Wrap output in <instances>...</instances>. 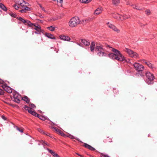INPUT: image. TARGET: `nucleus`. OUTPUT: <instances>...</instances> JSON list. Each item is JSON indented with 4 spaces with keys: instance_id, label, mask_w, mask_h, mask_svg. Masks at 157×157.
I'll return each mask as SVG.
<instances>
[{
    "instance_id": "nucleus-1",
    "label": "nucleus",
    "mask_w": 157,
    "mask_h": 157,
    "mask_svg": "<svg viewBox=\"0 0 157 157\" xmlns=\"http://www.w3.org/2000/svg\"><path fill=\"white\" fill-rule=\"evenodd\" d=\"M102 45H96L95 51L97 53V55L100 57L106 56L107 54L106 52L105 49L103 47ZM106 47L111 48V51L113 52L109 53L108 54L109 57L113 60H117L120 62H123L125 61V57L122 54L120 51L107 45Z\"/></svg>"
},
{
    "instance_id": "nucleus-2",
    "label": "nucleus",
    "mask_w": 157,
    "mask_h": 157,
    "mask_svg": "<svg viewBox=\"0 0 157 157\" xmlns=\"http://www.w3.org/2000/svg\"><path fill=\"white\" fill-rule=\"evenodd\" d=\"M17 4L14 6V8L17 10L20 8H22L21 10H20L19 11L22 13H26L28 11H30L31 10L30 8L29 7L30 6L29 4L27 2H26L25 0H17Z\"/></svg>"
},
{
    "instance_id": "nucleus-3",
    "label": "nucleus",
    "mask_w": 157,
    "mask_h": 157,
    "mask_svg": "<svg viewBox=\"0 0 157 157\" xmlns=\"http://www.w3.org/2000/svg\"><path fill=\"white\" fill-rule=\"evenodd\" d=\"M145 74L146 77V82L148 85L153 84L155 78L154 75L149 71H146Z\"/></svg>"
},
{
    "instance_id": "nucleus-4",
    "label": "nucleus",
    "mask_w": 157,
    "mask_h": 157,
    "mask_svg": "<svg viewBox=\"0 0 157 157\" xmlns=\"http://www.w3.org/2000/svg\"><path fill=\"white\" fill-rule=\"evenodd\" d=\"M81 22L79 18L77 17H73L71 18L68 22L69 26L71 28L77 26Z\"/></svg>"
},
{
    "instance_id": "nucleus-5",
    "label": "nucleus",
    "mask_w": 157,
    "mask_h": 157,
    "mask_svg": "<svg viewBox=\"0 0 157 157\" xmlns=\"http://www.w3.org/2000/svg\"><path fill=\"white\" fill-rule=\"evenodd\" d=\"M124 51L131 58L138 59L140 57L138 53L130 49L126 48L124 50Z\"/></svg>"
},
{
    "instance_id": "nucleus-6",
    "label": "nucleus",
    "mask_w": 157,
    "mask_h": 157,
    "mask_svg": "<svg viewBox=\"0 0 157 157\" xmlns=\"http://www.w3.org/2000/svg\"><path fill=\"white\" fill-rule=\"evenodd\" d=\"M30 24H29V26L31 27L32 29H34L36 31L35 33L37 34H40L41 32V26L38 24L35 23H32L31 22H29Z\"/></svg>"
},
{
    "instance_id": "nucleus-7",
    "label": "nucleus",
    "mask_w": 157,
    "mask_h": 157,
    "mask_svg": "<svg viewBox=\"0 0 157 157\" xmlns=\"http://www.w3.org/2000/svg\"><path fill=\"white\" fill-rule=\"evenodd\" d=\"M133 66L134 69L138 72L143 71L144 69V66L139 63H134Z\"/></svg>"
},
{
    "instance_id": "nucleus-8",
    "label": "nucleus",
    "mask_w": 157,
    "mask_h": 157,
    "mask_svg": "<svg viewBox=\"0 0 157 157\" xmlns=\"http://www.w3.org/2000/svg\"><path fill=\"white\" fill-rule=\"evenodd\" d=\"M140 61L146 65L152 71H154L156 70V66L154 64L151 63L149 61L144 59L141 60Z\"/></svg>"
},
{
    "instance_id": "nucleus-9",
    "label": "nucleus",
    "mask_w": 157,
    "mask_h": 157,
    "mask_svg": "<svg viewBox=\"0 0 157 157\" xmlns=\"http://www.w3.org/2000/svg\"><path fill=\"white\" fill-rule=\"evenodd\" d=\"M13 101L19 103L21 99V97L18 93L14 92L13 93Z\"/></svg>"
},
{
    "instance_id": "nucleus-10",
    "label": "nucleus",
    "mask_w": 157,
    "mask_h": 157,
    "mask_svg": "<svg viewBox=\"0 0 157 157\" xmlns=\"http://www.w3.org/2000/svg\"><path fill=\"white\" fill-rule=\"evenodd\" d=\"M107 25L109 28L112 29L114 32H116L117 33H119L120 32V30L117 28V27L114 25L109 23V22L107 23Z\"/></svg>"
},
{
    "instance_id": "nucleus-11",
    "label": "nucleus",
    "mask_w": 157,
    "mask_h": 157,
    "mask_svg": "<svg viewBox=\"0 0 157 157\" xmlns=\"http://www.w3.org/2000/svg\"><path fill=\"white\" fill-rule=\"evenodd\" d=\"M59 37L61 40L65 41H70L71 40L70 37L67 35H61L59 36Z\"/></svg>"
},
{
    "instance_id": "nucleus-12",
    "label": "nucleus",
    "mask_w": 157,
    "mask_h": 157,
    "mask_svg": "<svg viewBox=\"0 0 157 157\" xmlns=\"http://www.w3.org/2000/svg\"><path fill=\"white\" fill-rule=\"evenodd\" d=\"M79 42L81 44L85 45L86 46H89L90 44V42L88 41L85 39H80L79 40Z\"/></svg>"
},
{
    "instance_id": "nucleus-13",
    "label": "nucleus",
    "mask_w": 157,
    "mask_h": 157,
    "mask_svg": "<svg viewBox=\"0 0 157 157\" xmlns=\"http://www.w3.org/2000/svg\"><path fill=\"white\" fill-rule=\"evenodd\" d=\"M17 19L20 21H21L23 23L25 24V25H29V24H30L29 22H31L30 21L28 20H26L23 18L22 17H17Z\"/></svg>"
},
{
    "instance_id": "nucleus-14",
    "label": "nucleus",
    "mask_w": 157,
    "mask_h": 157,
    "mask_svg": "<svg viewBox=\"0 0 157 157\" xmlns=\"http://www.w3.org/2000/svg\"><path fill=\"white\" fill-rule=\"evenodd\" d=\"M120 21H123L130 18V16L129 15H120Z\"/></svg>"
},
{
    "instance_id": "nucleus-15",
    "label": "nucleus",
    "mask_w": 157,
    "mask_h": 157,
    "mask_svg": "<svg viewBox=\"0 0 157 157\" xmlns=\"http://www.w3.org/2000/svg\"><path fill=\"white\" fill-rule=\"evenodd\" d=\"M4 90L8 93H11L12 91V89L10 86H8L7 85L4 86V87L3 88Z\"/></svg>"
},
{
    "instance_id": "nucleus-16",
    "label": "nucleus",
    "mask_w": 157,
    "mask_h": 157,
    "mask_svg": "<svg viewBox=\"0 0 157 157\" xmlns=\"http://www.w3.org/2000/svg\"><path fill=\"white\" fill-rule=\"evenodd\" d=\"M83 146L85 147L88 148L91 151H94L95 150V149L94 148L87 144L84 143Z\"/></svg>"
},
{
    "instance_id": "nucleus-17",
    "label": "nucleus",
    "mask_w": 157,
    "mask_h": 157,
    "mask_svg": "<svg viewBox=\"0 0 157 157\" xmlns=\"http://www.w3.org/2000/svg\"><path fill=\"white\" fill-rule=\"evenodd\" d=\"M102 9L101 7L97 8L94 12V14L96 15H98L101 13L102 12Z\"/></svg>"
},
{
    "instance_id": "nucleus-18",
    "label": "nucleus",
    "mask_w": 157,
    "mask_h": 157,
    "mask_svg": "<svg viewBox=\"0 0 157 157\" xmlns=\"http://www.w3.org/2000/svg\"><path fill=\"white\" fill-rule=\"evenodd\" d=\"M112 16L115 19L120 21V14L117 13H113L112 14Z\"/></svg>"
},
{
    "instance_id": "nucleus-19",
    "label": "nucleus",
    "mask_w": 157,
    "mask_h": 157,
    "mask_svg": "<svg viewBox=\"0 0 157 157\" xmlns=\"http://www.w3.org/2000/svg\"><path fill=\"white\" fill-rule=\"evenodd\" d=\"M45 35L49 38L54 40L56 39V38L54 35L50 33H45Z\"/></svg>"
},
{
    "instance_id": "nucleus-20",
    "label": "nucleus",
    "mask_w": 157,
    "mask_h": 157,
    "mask_svg": "<svg viewBox=\"0 0 157 157\" xmlns=\"http://www.w3.org/2000/svg\"><path fill=\"white\" fill-rule=\"evenodd\" d=\"M47 150L53 156L55 157H60V156L57 153H56L55 152L51 150L48 148L47 149Z\"/></svg>"
},
{
    "instance_id": "nucleus-21",
    "label": "nucleus",
    "mask_w": 157,
    "mask_h": 157,
    "mask_svg": "<svg viewBox=\"0 0 157 157\" xmlns=\"http://www.w3.org/2000/svg\"><path fill=\"white\" fill-rule=\"evenodd\" d=\"M29 113L32 115L36 117L37 116H39V114L35 112L34 110L32 109L31 108L28 111Z\"/></svg>"
},
{
    "instance_id": "nucleus-22",
    "label": "nucleus",
    "mask_w": 157,
    "mask_h": 157,
    "mask_svg": "<svg viewBox=\"0 0 157 157\" xmlns=\"http://www.w3.org/2000/svg\"><path fill=\"white\" fill-rule=\"evenodd\" d=\"M54 129L56 132L57 133L60 134L62 136H63L64 137L65 136H66L65 135V134H64L63 132L61 130L56 128H54Z\"/></svg>"
},
{
    "instance_id": "nucleus-23",
    "label": "nucleus",
    "mask_w": 157,
    "mask_h": 157,
    "mask_svg": "<svg viewBox=\"0 0 157 157\" xmlns=\"http://www.w3.org/2000/svg\"><path fill=\"white\" fill-rule=\"evenodd\" d=\"M95 46V43L93 41L91 42L90 46V50L92 52H94V47Z\"/></svg>"
},
{
    "instance_id": "nucleus-24",
    "label": "nucleus",
    "mask_w": 157,
    "mask_h": 157,
    "mask_svg": "<svg viewBox=\"0 0 157 157\" xmlns=\"http://www.w3.org/2000/svg\"><path fill=\"white\" fill-rule=\"evenodd\" d=\"M14 128L18 131L21 132V133H23L24 131V128L22 127H19L17 126H14Z\"/></svg>"
},
{
    "instance_id": "nucleus-25",
    "label": "nucleus",
    "mask_w": 157,
    "mask_h": 157,
    "mask_svg": "<svg viewBox=\"0 0 157 157\" xmlns=\"http://www.w3.org/2000/svg\"><path fill=\"white\" fill-rule=\"evenodd\" d=\"M21 99L26 102L27 103H29L30 100L29 98L26 96H25L21 98Z\"/></svg>"
},
{
    "instance_id": "nucleus-26",
    "label": "nucleus",
    "mask_w": 157,
    "mask_h": 157,
    "mask_svg": "<svg viewBox=\"0 0 157 157\" xmlns=\"http://www.w3.org/2000/svg\"><path fill=\"white\" fill-rule=\"evenodd\" d=\"M7 84L3 80L0 79V86L3 88Z\"/></svg>"
},
{
    "instance_id": "nucleus-27",
    "label": "nucleus",
    "mask_w": 157,
    "mask_h": 157,
    "mask_svg": "<svg viewBox=\"0 0 157 157\" xmlns=\"http://www.w3.org/2000/svg\"><path fill=\"white\" fill-rule=\"evenodd\" d=\"M0 8L5 11H7V10L6 6L2 3H0Z\"/></svg>"
},
{
    "instance_id": "nucleus-28",
    "label": "nucleus",
    "mask_w": 157,
    "mask_h": 157,
    "mask_svg": "<svg viewBox=\"0 0 157 157\" xmlns=\"http://www.w3.org/2000/svg\"><path fill=\"white\" fill-rule=\"evenodd\" d=\"M112 3L115 5H118L120 2V0H112Z\"/></svg>"
},
{
    "instance_id": "nucleus-29",
    "label": "nucleus",
    "mask_w": 157,
    "mask_h": 157,
    "mask_svg": "<svg viewBox=\"0 0 157 157\" xmlns=\"http://www.w3.org/2000/svg\"><path fill=\"white\" fill-rule=\"evenodd\" d=\"M132 7L134 8V9H135L136 10H143V9L139 7L138 6H137V5H133V6H132Z\"/></svg>"
},
{
    "instance_id": "nucleus-30",
    "label": "nucleus",
    "mask_w": 157,
    "mask_h": 157,
    "mask_svg": "<svg viewBox=\"0 0 157 157\" xmlns=\"http://www.w3.org/2000/svg\"><path fill=\"white\" fill-rule=\"evenodd\" d=\"M67 137H69L70 138L72 139H75L76 140H78V141H79V139L78 138H76L75 136H73L69 134V135L67 136Z\"/></svg>"
},
{
    "instance_id": "nucleus-31",
    "label": "nucleus",
    "mask_w": 157,
    "mask_h": 157,
    "mask_svg": "<svg viewBox=\"0 0 157 157\" xmlns=\"http://www.w3.org/2000/svg\"><path fill=\"white\" fill-rule=\"evenodd\" d=\"M92 0H79L82 3H87L90 2Z\"/></svg>"
},
{
    "instance_id": "nucleus-32",
    "label": "nucleus",
    "mask_w": 157,
    "mask_h": 157,
    "mask_svg": "<svg viewBox=\"0 0 157 157\" xmlns=\"http://www.w3.org/2000/svg\"><path fill=\"white\" fill-rule=\"evenodd\" d=\"M47 28L48 29L51 31H53L55 30V28L52 26L48 27Z\"/></svg>"
},
{
    "instance_id": "nucleus-33",
    "label": "nucleus",
    "mask_w": 157,
    "mask_h": 157,
    "mask_svg": "<svg viewBox=\"0 0 157 157\" xmlns=\"http://www.w3.org/2000/svg\"><path fill=\"white\" fill-rule=\"evenodd\" d=\"M36 117L39 118L40 119L42 120H44L45 119V117H43L42 116L40 115V114H39V116H37Z\"/></svg>"
},
{
    "instance_id": "nucleus-34",
    "label": "nucleus",
    "mask_w": 157,
    "mask_h": 157,
    "mask_svg": "<svg viewBox=\"0 0 157 157\" xmlns=\"http://www.w3.org/2000/svg\"><path fill=\"white\" fill-rule=\"evenodd\" d=\"M10 14L11 17L17 18V15L15 13L11 12Z\"/></svg>"
},
{
    "instance_id": "nucleus-35",
    "label": "nucleus",
    "mask_w": 157,
    "mask_h": 157,
    "mask_svg": "<svg viewBox=\"0 0 157 157\" xmlns=\"http://www.w3.org/2000/svg\"><path fill=\"white\" fill-rule=\"evenodd\" d=\"M24 108L25 110H28V111H29V110L31 108L30 107H29L28 106L25 105L24 106Z\"/></svg>"
},
{
    "instance_id": "nucleus-36",
    "label": "nucleus",
    "mask_w": 157,
    "mask_h": 157,
    "mask_svg": "<svg viewBox=\"0 0 157 157\" xmlns=\"http://www.w3.org/2000/svg\"><path fill=\"white\" fill-rule=\"evenodd\" d=\"M40 142L43 145L46 144V145H48V143L44 141L43 140H41Z\"/></svg>"
},
{
    "instance_id": "nucleus-37",
    "label": "nucleus",
    "mask_w": 157,
    "mask_h": 157,
    "mask_svg": "<svg viewBox=\"0 0 157 157\" xmlns=\"http://www.w3.org/2000/svg\"><path fill=\"white\" fill-rule=\"evenodd\" d=\"M29 106L30 107V108L32 109L35 108H36V106L34 104H31L29 105Z\"/></svg>"
},
{
    "instance_id": "nucleus-38",
    "label": "nucleus",
    "mask_w": 157,
    "mask_h": 157,
    "mask_svg": "<svg viewBox=\"0 0 157 157\" xmlns=\"http://www.w3.org/2000/svg\"><path fill=\"white\" fill-rule=\"evenodd\" d=\"M4 91L3 90L0 88V95L4 94Z\"/></svg>"
},
{
    "instance_id": "nucleus-39",
    "label": "nucleus",
    "mask_w": 157,
    "mask_h": 157,
    "mask_svg": "<svg viewBox=\"0 0 157 157\" xmlns=\"http://www.w3.org/2000/svg\"><path fill=\"white\" fill-rule=\"evenodd\" d=\"M126 4L127 5H129L130 6H133V5H132L130 1H128L126 2Z\"/></svg>"
},
{
    "instance_id": "nucleus-40",
    "label": "nucleus",
    "mask_w": 157,
    "mask_h": 157,
    "mask_svg": "<svg viewBox=\"0 0 157 157\" xmlns=\"http://www.w3.org/2000/svg\"><path fill=\"white\" fill-rule=\"evenodd\" d=\"M38 130L41 133H44V131L40 128H38Z\"/></svg>"
},
{
    "instance_id": "nucleus-41",
    "label": "nucleus",
    "mask_w": 157,
    "mask_h": 157,
    "mask_svg": "<svg viewBox=\"0 0 157 157\" xmlns=\"http://www.w3.org/2000/svg\"><path fill=\"white\" fill-rule=\"evenodd\" d=\"M146 14L147 15H149L150 14V11L149 10H147L146 11Z\"/></svg>"
},
{
    "instance_id": "nucleus-42",
    "label": "nucleus",
    "mask_w": 157,
    "mask_h": 157,
    "mask_svg": "<svg viewBox=\"0 0 157 157\" xmlns=\"http://www.w3.org/2000/svg\"><path fill=\"white\" fill-rule=\"evenodd\" d=\"M38 17H39L40 18H44V16L41 14H39L37 15Z\"/></svg>"
},
{
    "instance_id": "nucleus-43",
    "label": "nucleus",
    "mask_w": 157,
    "mask_h": 157,
    "mask_svg": "<svg viewBox=\"0 0 157 157\" xmlns=\"http://www.w3.org/2000/svg\"><path fill=\"white\" fill-rule=\"evenodd\" d=\"M76 154H77V155L79 156L80 157H83V156L82 155H80L79 154H78V153H76Z\"/></svg>"
},
{
    "instance_id": "nucleus-44",
    "label": "nucleus",
    "mask_w": 157,
    "mask_h": 157,
    "mask_svg": "<svg viewBox=\"0 0 157 157\" xmlns=\"http://www.w3.org/2000/svg\"><path fill=\"white\" fill-rule=\"evenodd\" d=\"M41 9V10H43V11H44V12H46V11L45 10V9H44V7H42Z\"/></svg>"
},
{
    "instance_id": "nucleus-45",
    "label": "nucleus",
    "mask_w": 157,
    "mask_h": 157,
    "mask_svg": "<svg viewBox=\"0 0 157 157\" xmlns=\"http://www.w3.org/2000/svg\"><path fill=\"white\" fill-rule=\"evenodd\" d=\"M38 21H40V22L42 23H43V21L42 20H39V19H38L37 20Z\"/></svg>"
},
{
    "instance_id": "nucleus-46",
    "label": "nucleus",
    "mask_w": 157,
    "mask_h": 157,
    "mask_svg": "<svg viewBox=\"0 0 157 157\" xmlns=\"http://www.w3.org/2000/svg\"><path fill=\"white\" fill-rule=\"evenodd\" d=\"M39 5L40 7L41 8V9L43 7V6H42L40 4H39Z\"/></svg>"
},
{
    "instance_id": "nucleus-47",
    "label": "nucleus",
    "mask_w": 157,
    "mask_h": 157,
    "mask_svg": "<svg viewBox=\"0 0 157 157\" xmlns=\"http://www.w3.org/2000/svg\"><path fill=\"white\" fill-rule=\"evenodd\" d=\"M2 118L3 119H5V117L4 116H2Z\"/></svg>"
},
{
    "instance_id": "nucleus-48",
    "label": "nucleus",
    "mask_w": 157,
    "mask_h": 157,
    "mask_svg": "<svg viewBox=\"0 0 157 157\" xmlns=\"http://www.w3.org/2000/svg\"><path fill=\"white\" fill-rule=\"evenodd\" d=\"M59 50H58L56 51V53H58V51H59Z\"/></svg>"
},
{
    "instance_id": "nucleus-49",
    "label": "nucleus",
    "mask_w": 157,
    "mask_h": 157,
    "mask_svg": "<svg viewBox=\"0 0 157 157\" xmlns=\"http://www.w3.org/2000/svg\"><path fill=\"white\" fill-rule=\"evenodd\" d=\"M49 135H50V134L48 133V134H46V135H47V136H48Z\"/></svg>"
}]
</instances>
